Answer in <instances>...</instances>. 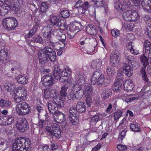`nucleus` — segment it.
<instances>
[{"label": "nucleus", "instance_id": "45", "mask_svg": "<svg viewBox=\"0 0 151 151\" xmlns=\"http://www.w3.org/2000/svg\"><path fill=\"white\" fill-rule=\"evenodd\" d=\"M68 88V87L65 86L61 88V91L60 92L61 98H62V97L64 98V97H66L67 96V91Z\"/></svg>", "mask_w": 151, "mask_h": 151}, {"label": "nucleus", "instance_id": "43", "mask_svg": "<svg viewBox=\"0 0 151 151\" xmlns=\"http://www.w3.org/2000/svg\"><path fill=\"white\" fill-rule=\"evenodd\" d=\"M144 47L145 49V51L148 52L151 50V45L150 41L147 40H145L144 43Z\"/></svg>", "mask_w": 151, "mask_h": 151}, {"label": "nucleus", "instance_id": "26", "mask_svg": "<svg viewBox=\"0 0 151 151\" xmlns=\"http://www.w3.org/2000/svg\"><path fill=\"white\" fill-rule=\"evenodd\" d=\"M84 92L86 98H91L92 88L90 84H86L84 86Z\"/></svg>", "mask_w": 151, "mask_h": 151}, {"label": "nucleus", "instance_id": "42", "mask_svg": "<svg viewBox=\"0 0 151 151\" xmlns=\"http://www.w3.org/2000/svg\"><path fill=\"white\" fill-rule=\"evenodd\" d=\"M122 0H116L114 2V8L119 11H123L122 10V6L123 5V3H121Z\"/></svg>", "mask_w": 151, "mask_h": 151}, {"label": "nucleus", "instance_id": "24", "mask_svg": "<svg viewBox=\"0 0 151 151\" xmlns=\"http://www.w3.org/2000/svg\"><path fill=\"white\" fill-rule=\"evenodd\" d=\"M8 6L10 8V10L12 9L14 11V13L18 14L20 13L19 6L17 3L13 1L8 2Z\"/></svg>", "mask_w": 151, "mask_h": 151}, {"label": "nucleus", "instance_id": "30", "mask_svg": "<svg viewBox=\"0 0 151 151\" xmlns=\"http://www.w3.org/2000/svg\"><path fill=\"white\" fill-rule=\"evenodd\" d=\"M54 116H56L57 122L58 123L63 122L66 120V115L60 111H58Z\"/></svg>", "mask_w": 151, "mask_h": 151}, {"label": "nucleus", "instance_id": "8", "mask_svg": "<svg viewBox=\"0 0 151 151\" xmlns=\"http://www.w3.org/2000/svg\"><path fill=\"white\" fill-rule=\"evenodd\" d=\"M72 91L75 93L76 99H80L83 97L84 92V86H73L72 87Z\"/></svg>", "mask_w": 151, "mask_h": 151}, {"label": "nucleus", "instance_id": "54", "mask_svg": "<svg viewBox=\"0 0 151 151\" xmlns=\"http://www.w3.org/2000/svg\"><path fill=\"white\" fill-rule=\"evenodd\" d=\"M51 98L56 99L57 98V92L55 89H52L49 91Z\"/></svg>", "mask_w": 151, "mask_h": 151}, {"label": "nucleus", "instance_id": "16", "mask_svg": "<svg viewBox=\"0 0 151 151\" xmlns=\"http://www.w3.org/2000/svg\"><path fill=\"white\" fill-rule=\"evenodd\" d=\"M37 55L40 63L43 65L47 63V57L41 50L37 53Z\"/></svg>", "mask_w": 151, "mask_h": 151}, {"label": "nucleus", "instance_id": "14", "mask_svg": "<svg viewBox=\"0 0 151 151\" xmlns=\"http://www.w3.org/2000/svg\"><path fill=\"white\" fill-rule=\"evenodd\" d=\"M55 32H58V34H56V35L57 38L59 40V42L61 43L60 44H63L64 47H66L67 46V43L66 41V37L65 35L62 34L60 29H56L55 30Z\"/></svg>", "mask_w": 151, "mask_h": 151}, {"label": "nucleus", "instance_id": "40", "mask_svg": "<svg viewBox=\"0 0 151 151\" xmlns=\"http://www.w3.org/2000/svg\"><path fill=\"white\" fill-rule=\"evenodd\" d=\"M139 124L137 123H131L130 125V129L134 132H139L140 129L139 127Z\"/></svg>", "mask_w": 151, "mask_h": 151}, {"label": "nucleus", "instance_id": "13", "mask_svg": "<svg viewBox=\"0 0 151 151\" xmlns=\"http://www.w3.org/2000/svg\"><path fill=\"white\" fill-rule=\"evenodd\" d=\"M50 25H49L50 26ZM50 27H47L46 26L45 27H44L43 30H45V31L43 33V37L45 38V40L47 41V42L48 43L49 42H50V38L51 37V32L55 31V29L52 28H51Z\"/></svg>", "mask_w": 151, "mask_h": 151}, {"label": "nucleus", "instance_id": "28", "mask_svg": "<svg viewBox=\"0 0 151 151\" xmlns=\"http://www.w3.org/2000/svg\"><path fill=\"white\" fill-rule=\"evenodd\" d=\"M82 25L81 23L79 22V26H77V24H74L71 26L69 28V31L71 33L76 34L82 29Z\"/></svg>", "mask_w": 151, "mask_h": 151}, {"label": "nucleus", "instance_id": "3", "mask_svg": "<svg viewBox=\"0 0 151 151\" xmlns=\"http://www.w3.org/2000/svg\"><path fill=\"white\" fill-rule=\"evenodd\" d=\"M16 92L18 93L20 92V94L18 95L14 92L13 96L14 101L16 103H19L22 101H24L26 99L27 95V91L26 90L22 89L21 87H18L15 89Z\"/></svg>", "mask_w": 151, "mask_h": 151}, {"label": "nucleus", "instance_id": "60", "mask_svg": "<svg viewBox=\"0 0 151 151\" xmlns=\"http://www.w3.org/2000/svg\"><path fill=\"white\" fill-rule=\"evenodd\" d=\"M93 1L96 7H100L102 6L103 0H93Z\"/></svg>", "mask_w": 151, "mask_h": 151}, {"label": "nucleus", "instance_id": "58", "mask_svg": "<svg viewBox=\"0 0 151 151\" xmlns=\"http://www.w3.org/2000/svg\"><path fill=\"white\" fill-rule=\"evenodd\" d=\"M129 46H130V48H129V50L134 55H137L139 53V52L136 50H135L133 47V46L132 45V42H130L128 44Z\"/></svg>", "mask_w": 151, "mask_h": 151}, {"label": "nucleus", "instance_id": "10", "mask_svg": "<svg viewBox=\"0 0 151 151\" xmlns=\"http://www.w3.org/2000/svg\"><path fill=\"white\" fill-rule=\"evenodd\" d=\"M122 75H121L119 76H117L116 79L115 80L114 86L112 87L113 90L116 92H119L122 89Z\"/></svg>", "mask_w": 151, "mask_h": 151}, {"label": "nucleus", "instance_id": "17", "mask_svg": "<svg viewBox=\"0 0 151 151\" xmlns=\"http://www.w3.org/2000/svg\"><path fill=\"white\" fill-rule=\"evenodd\" d=\"M123 86L124 90L128 92L132 91L134 87L133 81L130 79L124 82Z\"/></svg>", "mask_w": 151, "mask_h": 151}, {"label": "nucleus", "instance_id": "31", "mask_svg": "<svg viewBox=\"0 0 151 151\" xmlns=\"http://www.w3.org/2000/svg\"><path fill=\"white\" fill-rule=\"evenodd\" d=\"M86 32L89 34L94 35L96 34L97 29L95 26L92 24H88L86 27Z\"/></svg>", "mask_w": 151, "mask_h": 151}, {"label": "nucleus", "instance_id": "36", "mask_svg": "<svg viewBox=\"0 0 151 151\" xmlns=\"http://www.w3.org/2000/svg\"><path fill=\"white\" fill-rule=\"evenodd\" d=\"M139 59L142 63H143V68H145L147 65L149 64L148 61V59L147 57L145 55V54H143L140 56Z\"/></svg>", "mask_w": 151, "mask_h": 151}, {"label": "nucleus", "instance_id": "61", "mask_svg": "<svg viewBox=\"0 0 151 151\" xmlns=\"http://www.w3.org/2000/svg\"><path fill=\"white\" fill-rule=\"evenodd\" d=\"M44 106L37 104L36 107V109L38 111V114L39 115L40 113H42L44 110Z\"/></svg>", "mask_w": 151, "mask_h": 151}, {"label": "nucleus", "instance_id": "44", "mask_svg": "<svg viewBox=\"0 0 151 151\" xmlns=\"http://www.w3.org/2000/svg\"><path fill=\"white\" fill-rule=\"evenodd\" d=\"M57 27H58V28L63 27V30L65 29L67 27L65 21L63 19H59V22L57 24Z\"/></svg>", "mask_w": 151, "mask_h": 151}, {"label": "nucleus", "instance_id": "5", "mask_svg": "<svg viewBox=\"0 0 151 151\" xmlns=\"http://www.w3.org/2000/svg\"><path fill=\"white\" fill-rule=\"evenodd\" d=\"M28 142H29V144L31 143L30 140L28 138L25 139L22 137L18 138L16 141L13 143L12 151H18L20 149H21Z\"/></svg>", "mask_w": 151, "mask_h": 151}, {"label": "nucleus", "instance_id": "56", "mask_svg": "<svg viewBox=\"0 0 151 151\" xmlns=\"http://www.w3.org/2000/svg\"><path fill=\"white\" fill-rule=\"evenodd\" d=\"M126 59L128 62L130 64H132V62L134 60V58L133 56L129 55L128 54H126L125 55Z\"/></svg>", "mask_w": 151, "mask_h": 151}, {"label": "nucleus", "instance_id": "37", "mask_svg": "<svg viewBox=\"0 0 151 151\" xmlns=\"http://www.w3.org/2000/svg\"><path fill=\"white\" fill-rule=\"evenodd\" d=\"M122 2L123 3V5H122V10L128 9L132 7V5L130 0H122Z\"/></svg>", "mask_w": 151, "mask_h": 151}, {"label": "nucleus", "instance_id": "47", "mask_svg": "<svg viewBox=\"0 0 151 151\" xmlns=\"http://www.w3.org/2000/svg\"><path fill=\"white\" fill-rule=\"evenodd\" d=\"M123 114V111L122 110H118L114 113V119L115 120L118 119L122 116Z\"/></svg>", "mask_w": 151, "mask_h": 151}, {"label": "nucleus", "instance_id": "11", "mask_svg": "<svg viewBox=\"0 0 151 151\" xmlns=\"http://www.w3.org/2000/svg\"><path fill=\"white\" fill-rule=\"evenodd\" d=\"M0 61L4 64L10 61L8 50L6 48L1 49L0 51Z\"/></svg>", "mask_w": 151, "mask_h": 151}, {"label": "nucleus", "instance_id": "7", "mask_svg": "<svg viewBox=\"0 0 151 151\" xmlns=\"http://www.w3.org/2000/svg\"><path fill=\"white\" fill-rule=\"evenodd\" d=\"M17 123L18 126V129L21 132H24L29 129L28 122L25 118L18 119Z\"/></svg>", "mask_w": 151, "mask_h": 151}, {"label": "nucleus", "instance_id": "51", "mask_svg": "<svg viewBox=\"0 0 151 151\" xmlns=\"http://www.w3.org/2000/svg\"><path fill=\"white\" fill-rule=\"evenodd\" d=\"M106 72L109 76H114L116 71L113 68H110L109 67H107L106 69Z\"/></svg>", "mask_w": 151, "mask_h": 151}, {"label": "nucleus", "instance_id": "18", "mask_svg": "<svg viewBox=\"0 0 151 151\" xmlns=\"http://www.w3.org/2000/svg\"><path fill=\"white\" fill-rule=\"evenodd\" d=\"M142 5L144 11L151 12V0H142Z\"/></svg>", "mask_w": 151, "mask_h": 151}, {"label": "nucleus", "instance_id": "57", "mask_svg": "<svg viewBox=\"0 0 151 151\" xmlns=\"http://www.w3.org/2000/svg\"><path fill=\"white\" fill-rule=\"evenodd\" d=\"M7 145V141L6 140L0 139V150L5 148Z\"/></svg>", "mask_w": 151, "mask_h": 151}, {"label": "nucleus", "instance_id": "23", "mask_svg": "<svg viewBox=\"0 0 151 151\" xmlns=\"http://www.w3.org/2000/svg\"><path fill=\"white\" fill-rule=\"evenodd\" d=\"M123 70L125 74L128 77H130L133 73V69L129 64L124 63L123 64Z\"/></svg>", "mask_w": 151, "mask_h": 151}, {"label": "nucleus", "instance_id": "21", "mask_svg": "<svg viewBox=\"0 0 151 151\" xmlns=\"http://www.w3.org/2000/svg\"><path fill=\"white\" fill-rule=\"evenodd\" d=\"M85 103L81 100L79 101L76 104V111L79 113L84 112L86 109Z\"/></svg>", "mask_w": 151, "mask_h": 151}, {"label": "nucleus", "instance_id": "39", "mask_svg": "<svg viewBox=\"0 0 151 151\" xmlns=\"http://www.w3.org/2000/svg\"><path fill=\"white\" fill-rule=\"evenodd\" d=\"M120 54L117 48L113 51L110 55V58H115L117 59H120Z\"/></svg>", "mask_w": 151, "mask_h": 151}, {"label": "nucleus", "instance_id": "55", "mask_svg": "<svg viewBox=\"0 0 151 151\" xmlns=\"http://www.w3.org/2000/svg\"><path fill=\"white\" fill-rule=\"evenodd\" d=\"M61 17L64 18H66L69 16V13L67 10L62 9L60 13Z\"/></svg>", "mask_w": 151, "mask_h": 151}, {"label": "nucleus", "instance_id": "12", "mask_svg": "<svg viewBox=\"0 0 151 151\" xmlns=\"http://www.w3.org/2000/svg\"><path fill=\"white\" fill-rule=\"evenodd\" d=\"M86 77L83 74H79L77 75L75 78V83L73 86H84L86 84H90L85 82Z\"/></svg>", "mask_w": 151, "mask_h": 151}, {"label": "nucleus", "instance_id": "50", "mask_svg": "<svg viewBox=\"0 0 151 151\" xmlns=\"http://www.w3.org/2000/svg\"><path fill=\"white\" fill-rule=\"evenodd\" d=\"M33 40H32L34 42L38 43L40 44L42 43V39L41 37L39 35H36L33 37Z\"/></svg>", "mask_w": 151, "mask_h": 151}, {"label": "nucleus", "instance_id": "27", "mask_svg": "<svg viewBox=\"0 0 151 151\" xmlns=\"http://www.w3.org/2000/svg\"><path fill=\"white\" fill-rule=\"evenodd\" d=\"M112 94L111 90L109 88H104L103 89L101 93V97L104 100H105L108 99L109 96Z\"/></svg>", "mask_w": 151, "mask_h": 151}, {"label": "nucleus", "instance_id": "62", "mask_svg": "<svg viewBox=\"0 0 151 151\" xmlns=\"http://www.w3.org/2000/svg\"><path fill=\"white\" fill-rule=\"evenodd\" d=\"M89 6H90L88 2L86 1L82 5L81 9H82L83 11H85L87 10Z\"/></svg>", "mask_w": 151, "mask_h": 151}, {"label": "nucleus", "instance_id": "35", "mask_svg": "<svg viewBox=\"0 0 151 151\" xmlns=\"http://www.w3.org/2000/svg\"><path fill=\"white\" fill-rule=\"evenodd\" d=\"M101 60L100 59H96L93 60L91 63V66L94 69L99 70L101 66Z\"/></svg>", "mask_w": 151, "mask_h": 151}, {"label": "nucleus", "instance_id": "15", "mask_svg": "<svg viewBox=\"0 0 151 151\" xmlns=\"http://www.w3.org/2000/svg\"><path fill=\"white\" fill-rule=\"evenodd\" d=\"M59 19H60V17L59 16L53 15L52 16L50 17V22L51 24H47V26L49 27V25H50L49 27H51V28L55 29V28L57 27V24Z\"/></svg>", "mask_w": 151, "mask_h": 151}, {"label": "nucleus", "instance_id": "22", "mask_svg": "<svg viewBox=\"0 0 151 151\" xmlns=\"http://www.w3.org/2000/svg\"><path fill=\"white\" fill-rule=\"evenodd\" d=\"M62 69L60 68L59 65H55L54 66L53 75L55 78L56 80H59Z\"/></svg>", "mask_w": 151, "mask_h": 151}, {"label": "nucleus", "instance_id": "4", "mask_svg": "<svg viewBox=\"0 0 151 151\" xmlns=\"http://www.w3.org/2000/svg\"><path fill=\"white\" fill-rule=\"evenodd\" d=\"M104 75L101 70H97L93 74L91 78V82L93 84L100 85L104 81Z\"/></svg>", "mask_w": 151, "mask_h": 151}, {"label": "nucleus", "instance_id": "20", "mask_svg": "<svg viewBox=\"0 0 151 151\" xmlns=\"http://www.w3.org/2000/svg\"><path fill=\"white\" fill-rule=\"evenodd\" d=\"M48 109L49 113L51 114L55 115L58 111V107L56 105L55 103L52 102L48 103L47 104Z\"/></svg>", "mask_w": 151, "mask_h": 151}, {"label": "nucleus", "instance_id": "6", "mask_svg": "<svg viewBox=\"0 0 151 151\" xmlns=\"http://www.w3.org/2000/svg\"><path fill=\"white\" fill-rule=\"evenodd\" d=\"M123 18L127 21H134L139 19V16L137 12L134 10H127L123 14Z\"/></svg>", "mask_w": 151, "mask_h": 151}, {"label": "nucleus", "instance_id": "25", "mask_svg": "<svg viewBox=\"0 0 151 151\" xmlns=\"http://www.w3.org/2000/svg\"><path fill=\"white\" fill-rule=\"evenodd\" d=\"M12 106V103L9 99L2 98L0 100V107L8 109Z\"/></svg>", "mask_w": 151, "mask_h": 151}, {"label": "nucleus", "instance_id": "48", "mask_svg": "<svg viewBox=\"0 0 151 151\" xmlns=\"http://www.w3.org/2000/svg\"><path fill=\"white\" fill-rule=\"evenodd\" d=\"M119 60L120 59H117L115 58H110V64L112 66L116 67L118 65Z\"/></svg>", "mask_w": 151, "mask_h": 151}, {"label": "nucleus", "instance_id": "2", "mask_svg": "<svg viewBox=\"0 0 151 151\" xmlns=\"http://www.w3.org/2000/svg\"><path fill=\"white\" fill-rule=\"evenodd\" d=\"M17 112L19 115H26L29 114L31 111L30 106L25 102L19 103L17 104Z\"/></svg>", "mask_w": 151, "mask_h": 151}, {"label": "nucleus", "instance_id": "52", "mask_svg": "<svg viewBox=\"0 0 151 151\" xmlns=\"http://www.w3.org/2000/svg\"><path fill=\"white\" fill-rule=\"evenodd\" d=\"M47 58L52 62L55 61L56 58V53L55 51L49 55H48Z\"/></svg>", "mask_w": 151, "mask_h": 151}, {"label": "nucleus", "instance_id": "34", "mask_svg": "<svg viewBox=\"0 0 151 151\" xmlns=\"http://www.w3.org/2000/svg\"><path fill=\"white\" fill-rule=\"evenodd\" d=\"M14 85V83L12 82H9L8 81H6L4 83V88L9 92L13 91Z\"/></svg>", "mask_w": 151, "mask_h": 151}, {"label": "nucleus", "instance_id": "29", "mask_svg": "<svg viewBox=\"0 0 151 151\" xmlns=\"http://www.w3.org/2000/svg\"><path fill=\"white\" fill-rule=\"evenodd\" d=\"M8 4L5 3L2 5H0V15L2 16L5 15L10 10V8L8 6Z\"/></svg>", "mask_w": 151, "mask_h": 151}, {"label": "nucleus", "instance_id": "59", "mask_svg": "<svg viewBox=\"0 0 151 151\" xmlns=\"http://www.w3.org/2000/svg\"><path fill=\"white\" fill-rule=\"evenodd\" d=\"M61 132L60 130L57 131H54L51 133V135L52 136H55L56 138H59L61 136Z\"/></svg>", "mask_w": 151, "mask_h": 151}, {"label": "nucleus", "instance_id": "53", "mask_svg": "<svg viewBox=\"0 0 151 151\" xmlns=\"http://www.w3.org/2000/svg\"><path fill=\"white\" fill-rule=\"evenodd\" d=\"M48 9V7L46 4V3L45 2H42L41 5L40 14H42V13H44L46 12V9Z\"/></svg>", "mask_w": 151, "mask_h": 151}, {"label": "nucleus", "instance_id": "9", "mask_svg": "<svg viewBox=\"0 0 151 151\" xmlns=\"http://www.w3.org/2000/svg\"><path fill=\"white\" fill-rule=\"evenodd\" d=\"M43 80V85L46 88H49L51 87L53 85V80L54 78L52 76V75L50 73H48L47 75H45Z\"/></svg>", "mask_w": 151, "mask_h": 151}, {"label": "nucleus", "instance_id": "33", "mask_svg": "<svg viewBox=\"0 0 151 151\" xmlns=\"http://www.w3.org/2000/svg\"><path fill=\"white\" fill-rule=\"evenodd\" d=\"M18 83L21 84H26L28 81V77L26 76L19 75L17 78Z\"/></svg>", "mask_w": 151, "mask_h": 151}, {"label": "nucleus", "instance_id": "46", "mask_svg": "<svg viewBox=\"0 0 151 151\" xmlns=\"http://www.w3.org/2000/svg\"><path fill=\"white\" fill-rule=\"evenodd\" d=\"M53 102L55 103L58 108H61L64 106L65 101L62 99H59Z\"/></svg>", "mask_w": 151, "mask_h": 151}, {"label": "nucleus", "instance_id": "19", "mask_svg": "<svg viewBox=\"0 0 151 151\" xmlns=\"http://www.w3.org/2000/svg\"><path fill=\"white\" fill-rule=\"evenodd\" d=\"M68 121L69 124L76 125L79 122V115L74 116L72 114L68 116Z\"/></svg>", "mask_w": 151, "mask_h": 151}, {"label": "nucleus", "instance_id": "38", "mask_svg": "<svg viewBox=\"0 0 151 151\" xmlns=\"http://www.w3.org/2000/svg\"><path fill=\"white\" fill-rule=\"evenodd\" d=\"M41 50L47 57L48 55H49L55 51L52 48L48 46H45L44 49H42Z\"/></svg>", "mask_w": 151, "mask_h": 151}, {"label": "nucleus", "instance_id": "32", "mask_svg": "<svg viewBox=\"0 0 151 151\" xmlns=\"http://www.w3.org/2000/svg\"><path fill=\"white\" fill-rule=\"evenodd\" d=\"M70 74L71 72L70 71L67 72L66 70H64L62 69V72L61 73L60 77L59 79L60 81L62 83L65 82L67 79V77L68 76H70Z\"/></svg>", "mask_w": 151, "mask_h": 151}, {"label": "nucleus", "instance_id": "41", "mask_svg": "<svg viewBox=\"0 0 151 151\" xmlns=\"http://www.w3.org/2000/svg\"><path fill=\"white\" fill-rule=\"evenodd\" d=\"M29 142H27L25 144V145L24 147H22L21 149L18 151L15 150L14 151H30L32 147V144L30 143L29 144Z\"/></svg>", "mask_w": 151, "mask_h": 151}, {"label": "nucleus", "instance_id": "64", "mask_svg": "<svg viewBox=\"0 0 151 151\" xmlns=\"http://www.w3.org/2000/svg\"><path fill=\"white\" fill-rule=\"evenodd\" d=\"M111 32L112 36L116 37L119 35V31L118 29H112Z\"/></svg>", "mask_w": 151, "mask_h": 151}, {"label": "nucleus", "instance_id": "63", "mask_svg": "<svg viewBox=\"0 0 151 151\" xmlns=\"http://www.w3.org/2000/svg\"><path fill=\"white\" fill-rule=\"evenodd\" d=\"M126 132L125 130L122 131L119 134V137L118 138L119 141H122L123 138L124 137Z\"/></svg>", "mask_w": 151, "mask_h": 151}, {"label": "nucleus", "instance_id": "49", "mask_svg": "<svg viewBox=\"0 0 151 151\" xmlns=\"http://www.w3.org/2000/svg\"><path fill=\"white\" fill-rule=\"evenodd\" d=\"M145 69V68H142L140 70V72L142 74V77L143 79L146 82H147L149 79L147 78Z\"/></svg>", "mask_w": 151, "mask_h": 151}, {"label": "nucleus", "instance_id": "1", "mask_svg": "<svg viewBox=\"0 0 151 151\" xmlns=\"http://www.w3.org/2000/svg\"><path fill=\"white\" fill-rule=\"evenodd\" d=\"M18 24L16 18L14 17H7L4 19L2 21L3 27L8 31L14 29Z\"/></svg>", "mask_w": 151, "mask_h": 151}]
</instances>
